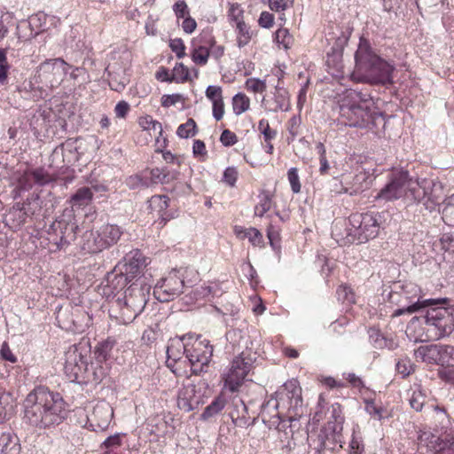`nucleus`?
<instances>
[{
	"label": "nucleus",
	"instance_id": "nucleus-1",
	"mask_svg": "<svg viewBox=\"0 0 454 454\" xmlns=\"http://www.w3.org/2000/svg\"><path fill=\"white\" fill-rule=\"evenodd\" d=\"M23 419L39 428L59 425L66 418V403L60 394L40 386L34 388L23 402Z\"/></svg>",
	"mask_w": 454,
	"mask_h": 454
},
{
	"label": "nucleus",
	"instance_id": "nucleus-2",
	"mask_svg": "<svg viewBox=\"0 0 454 454\" xmlns=\"http://www.w3.org/2000/svg\"><path fill=\"white\" fill-rule=\"evenodd\" d=\"M337 104L340 121L345 125L377 132L386 124L383 114L372 108V98L367 92L347 90Z\"/></svg>",
	"mask_w": 454,
	"mask_h": 454
},
{
	"label": "nucleus",
	"instance_id": "nucleus-3",
	"mask_svg": "<svg viewBox=\"0 0 454 454\" xmlns=\"http://www.w3.org/2000/svg\"><path fill=\"white\" fill-rule=\"evenodd\" d=\"M440 184L433 181L422 180L421 183L413 180L407 170H397L388 176L387 184L378 192L374 197L378 201H394L404 198L409 203L420 202L428 196V200H433V192L427 193V189L435 187Z\"/></svg>",
	"mask_w": 454,
	"mask_h": 454
},
{
	"label": "nucleus",
	"instance_id": "nucleus-4",
	"mask_svg": "<svg viewBox=\"0 0 454 454\" xmlns=\"http://www.w3.org/2000/svg\"><path fill=\"white\" fill-rule=\"evenodd\" d=\"M354 58L356 71L364 81L372 84H393L395 65L377 54L364 37H360Z\"/></svg>",
	"mask_w": 454,
	"mask_h": 454
},
{
	"label": "nucleus",
	"instance_id": "nucleus-5",
	"mask_svg": "<svg viewBox=\"0 0 454 454\" xmlns=\"http://www.w3.org/2000/svg\"><path fill=\"white\" fill-rule=\"evenodd\" d=\"M150 286L131 284L124 292L122 297H118L113 301L109 315L116 319L119 324L128 325L131 323L145 309L148 301Z\"/></svg>",
	"mask_w": 454,
	"mask_h": 454
},
{
	"label": "nucleus",
	"instance_id": "nucleus-6",
	"mask_svg": "<svg viewBox=\"0 0 454 454\" xmlns=\"http://www.w3.org/2000/svg\"><path fill=\"white\" fill-rule=\"evenodd\" d=\"M327 403L325 402L324 394L319 395L317 410L314 412V423L320 420H326V424L321 429L320 434L317 435L319 442L317 450L318 452L323 449H333L336 442L337 434L342 430V424L344 418L342 416L341 406L338 403H334L330 406L325 407Z\"/></svg>",
	"mask_w": 454,
	"mask_h": 454
},
{
	"label": "nucleus",
	"instance_id": "nucleus-7",
	"mask_svg": "<svg viewBox=\"0 0 454 454\" xmlns=\"http://www.w3.org/2000/svg\"><path fill=\"white\" fill-rule=\"evenodd\" d=\"M145 267L146 260L143 254L139 250H132L116 265L108 281L114 289H122L139 277Z\"/></svg>",
	"mask_w": 454,
	"mask_h": 454
},
{
	"label": "nucleus",
	"instance_id": "nucleus-8",
	"mask_svg": "<svg viewBox=\"0 0 454 454\" xmlns=\"http://www.w3.org/2000/svg\"><path fill=\"white\" fill-rule=\"evenodd\" d=\"M382 215L378 212L353 214L348 221L350 228L348 236L352 242L365 243L376 238L379 234Z\"/></svg>",
	"mask_w": 454,
	"mask_h": 454
},
{
	"label": "nucleus",
	"instance_id": "nucleus-9",
	"mask_svg": "<svg viewBox=\"0 0 454 454\" xmlns=\"http://www.w3.org/2000/svg\"><path fill=\"white\" fill-rule=\"evenodd\" d=\"M428 306L424 319L428 326L427 332L436 340L450 336L454 332V307Z\"/></svg>",
	"mask_w": 454,
	"mask_h": 454
},
{
	"label": "nucleus",
	"instance_id": "nucleus-10",
	"mask_svg": "<svg viewBox=\"0 0 454 454\" xmlns=\"http://www.w3.org/2000/svg\"><path fill=\"white\" fill-rule=\"evenodd\" d=\"M301 387L296 380H289L281 386L275 393V396L270 398L262 405V412H271L278 409L297 408L301 406Z\"/></svg>",
	"mask_w": 454,
	"mask_h": 454
},
{
	"label": "nucleus",
	"instance_id": "nucleus-11",
	"mask_svg": "<svg viewBox=\"0 0 454 454\" xmlns=\"http://www.w3.org/2000/svg\"><path fill=\"white\" fill-rule=\"evenodd\" d=\"M255 359V354L252 351H243L237 356L232 360L228 372L223 375L224 387L232 393L238 391L251 371Z\"/></svg>",
	"mask_w": 454,
	"mask_h": 454
},
{
	"label": "nucleus",
	"instance_id": "nucleus-12",
	"mask_svg": "<svg viewBox=\"0 0 454 454\" xmlns=\"http://www.w3.org/2000/svg\"><path fill=\"white\" fill-rule=\"evenodd\" d=\"M391 302L397 305H419V312L424 311L428 306L438 304H447L448 298L440 299H422L421 288L414 283H407L402 286L400 292H393L389 294Z\"/></svg>",
	"mask_w": 454,
	"mask_h": 454
},
{
	"label": "nucleus",
	"instance_id": "nucleus-13",
	"mask_svg": "<svg viewBox=\"0 0 454 454\" xmlns=\"http://www.w3.org/2000/svg\"><path fill=\"white\" fill-rule=\"evenodd\" d=\"M190 346H187L186 359L188 360L192 373L199 374L207 366L213 355V347L209 340L198 337L188 338Z\"/></svg>",
	"mask_w": 454,
	"mask_h": 454
},
{
	"label": "nucleus",
	"instance_id": "nucleus-14",
	"mask_svg": "<svg viewBox=\"0 0 454 454\" xmlns=\"http://www.w3.org/2000/svg\"><path fill=\"white\" fill-rule=\"evenodd\" d=\"M184 286V282L179 271L173 270L155 285L153 295L159 301L168 302L181 294Z\"/></svg>",
	"mask_w": 454,
	"mask_h": 454
},
{
	"label": "nucleus",
	"instance_id": "nucleus-15",
	"mask_svg": "<svg viewBox=\"0 0 454 454\" xmlns=\"http://www.w3.org/2000/svg\"><path fill=\"white\" fill-rule=\"evenodd\" d=\"M206 382L200 380L198 383L188 382L179 390L177 405L179 409L189 412L197 409L204 403L203 397L206 389Z\"/></svg>",
	"mask_w": 454,
	"mask_h": 454
},
{
	"label": "nucleus",
	"instance_id": "nucleus-16",
	"mask_svg": "<svg viewBox=\"0 0 454 454\" xmlns=\"http://www.w3.org/2000/svg\"><path fill=\"white\" fill-rule=\"evenodd\" d=\"M67 73V64L61 59L43 62L37 69V77L41 82L51 87L59 86Z\"/></svg>",
	"mask_w": 454,
	"mask_h": 454
},
{
	"label": "nucleus",
	"instance_id": "nucleus-17",
	"mask_svg": "<svg viewBox=\"0 0 454 454\" xmlns=\"http://www.w3.org/2000/svg\"><path fill=\"white\" fill-rule=\"evenodd\" d=\"M87 367L88 362L82 349L76 345L70 346L66 351L64 364V371L68 380L74 381L83 378Z\"/></svg>",
	"mask_w": 454,
	"mask_h": 454
},
{
	"label": "nucleus",
	"instance_id": "nucleus-18",
	"mask_svg": "<svg viewBox=\"0 0 454 454\" xmlns=\"http://www.w3.org/2000/svg\"><path fill=\"white\" fill-rule=\"evenodd\" d=\"M50 231L56 236L53 242L58 248L62 249L76 239L78 225L72 215L67 217L64 215L50 226Z\"/></svg>",
	"mask_w": 454,
	"mask_h": 454
},
{
	"label": "nucleus",
	"instance_id": "nucleus-19",
	"mask_svg": "<svg viewBox=\"0 0 454 454\" xmlns=\"http://www.w3.org/2000/svg\"><path fill=\"white\" fill-rule=\"evenodd\" d=\"M349 35L345 32H340V35L335 38V41L331 49L326 52L325 65L329 72L334 76H340L343 74V50L347 45Z\"/></svg>",
	"mask_w": 454,
	"mask_h": 454
},
{
	"label": "nucleus",
	"instance_id": "nucleus-20",
	"mask_svg": "<svg viewBox=\"0 0 454 454\" xmlns=\"http://www.w3.org/2000/svg\"><path fill=\"white\" fill-rule=\"evenodd\" d=\"M187 346H190L188 338L184 336L182 338H175L170 340V342L167 348V366L175 373L176 376L183 375V368L181 364L185 363L186 360H182L183 356H186Z\"/></svg>",
	"mask_w": 454,
	"mask_h": 454
},
{
	"label": "nucleus",
	"instance_id": "nucleus-21",
	"mask_svg": "<svg viewBox=\"0 0 454 454\" xmlns=\"http://www.w3.org/2000/svg\"><path fill=\"white\" fill-rule=\"evenodd\" d=\"M419 448L426 447L432 454H454V437L441 439L429 431H419Z\"/></svg>",
	"mask_w": 454,
	"mask_h": 454
},
{
	"label": "nucleus",
	"instance_id": "nucleus-22",
	"mask_svg": "<svg viewBox=\"0 0 454 454\" xmlns=\"http://www.w3.org/2000/svg\"><path fill=\"white\" fill-rule=\"evenodd\" d=\"M113 416L114 411L109 403H98L88 416L89 427L95 432H103L109 427Z\"/></svg>",
	"mask_w": 454,
	"mask_h": 454
},
{
	"label": "nucleus",
	"instance_id": "nucleus-23",
	"mask_svg": "<svg viewBox=\"0 0 454 454\" xmlns=\"http://www.w3.org/2000/svg\"><path fill=\"white\" fill-rule=\"evenodd\" d=\"M232 403L233 409L230 412V416L236 427L246 428L255 424L256 418L249 416L248 409L241 399L235 398Z\"/></svg>",
	"mask_w": 454,
	"mask_h": 454
},
{
	"label": "nucleus",
	"instance_id": "nucleus-24",
	"mask_svg": "<svg viewBox=\"0 0 454 454\" xmlns=\"http://www.w3.org/2000/svg\"><path fill=\"white\" fill-rule=\"evenodd\" d=\"M102 240L97 230L87 231L82 236L80 247L88 254L99 253L106 249Z\"/></svg>",
	"mask_w": 454,
	"mask_h": 454
},
{
	"label": "nucleus",
	"instance_id": "nucleus-25",
	"mask_svg": "<svg viewBox=\"0 0 454 454\" xmlns=\"http://www.w3.org/2000/svg\"><path fill=\"white\" fill-rule=\"evenodd\" d=\"M440 348L441 344L420 346L415 350L414 355L417 359H420L424 363L439 365Z\"/></svg>",
	"mask_w": 454,
	"mask_h": 454
},
{
	"label": "nucleus",
	"instance_id": "nucleus-26",
	"mask_svg": "<svg viewBox=\"0 0 454 454\" xmlns=\"http://www.w3.org/2000/svg\"><path fill=\"white\" fill-rule=\"evenodd\" d=\"M100 238L105 242V248H108L115 244L121 236V231L119 226L114 224H104L97 229Z\"/></svg>",
	"mask_w": 454,
	"mask_h": 454
},
{
	"label": "nucleus",
	"instance_id": "nucleus-27",
	"mask_svg": "<svg viewBox=\"0 0 454 454\" xmlns=\"http://www.w3.org/2000/svg\"><path fill=\"white\" fill-rule=\"evenodd\" d=\"M366 176L364 173L357 175H344V193L350 196H356L364 191L363 183L365 181Z\"/></svg>",
	"mask_w": 454,
	"mask_h": 454
},
{
	"label": "nucleus",
	"instance_id": "nucleus-28",
	"mask_svg": "<svg viewBox=\"0 0 454 454\" xmlns=\"http://www.w3.org/2000/svg\"><path fill=\"white\" fill-rule=\"evenodd\" d=\"M234 232L238 238L244 239H248L249 242L254 246L262 247L263 246V237L256 228H244L242 226H235Z\"/></svg>",
	"mask_w": 454,
	"mask_h": 454
},
{
	"label": "nucleus",
	"instance_id": "nucleus-29",
	"mask_svg": "<svg viewBox=\"0 0 454 454\" xmlns=\"http://www.w3.org/2000/svg\"><path fill=\"white\" fill-rule=\"evenodd\" d=\"M195 294L199 298L210 300L221 297L223 294V290L220 283L209 282L197 287Z\"/></svg>",
	"mask_w": 454,
	"mask_h": 454
},
{
	"label": "nucleus",
	"instance_id": "nucleus-30",
	"mask_svg": "<svg viewBox=\"0 0 454 454\" xmlns=\"http://www.w3.org/2000/svg\"><path fill=\"white\" fill-rule=\"evenodd\" d=\"M225 405V397L222 395H218L213 400V402L208 406L205 408L204 411L201 414V419L203 420H207L215 416L216 414L223 411Z\"/></svg>",
	"mask_w": 454,
	"mask_h": 454
},
{
	"label": "nucleus",
	"instance_id": "nucleus-31",
	"mask_svg": "<svg viewBox=\"0 0 454 454\" xmlns=\"http://www.w3.org/2000/svg\"><path fill=\"white\" fill-rule=\"evenodd\" d=\"M93 198V192L89 187H82L71 197L73 207H84L90 203Z\"/></svg>",
	"mask_w": 454,
	"mask_h": 454
},
{
	"label": "nucleus",
	"instance_id": "nucleus-32",
	"mask_svg": "<svg viewBox=\"0 0 454 454\" xmlns=\"http://www.w3.org/2000/svg\"><path fill=\"white\" fill-rule=\"evenodd\" d=\"M234 27L236 29V34H237L238 47L243 48V47L247 46L250 43V41L254 35L253 30L246 22L241 23L240 25L235 26Z\"/></svg>",
	"mask_w": 454,
	"mask_h": 454
},
{
	"label": "nucleus",
	"instance_id": "nucleus-33",
	"mask_svg": "<svg viewBox=\"0 0 454 454\" xmlns=\"http://www.w3.org/2000/svg\"><path fill=\"white\" fill-rule=\"evenodd\" d=\"M227 17L233 27L241 23H245L244 10L238 3L229 4Z\"/></svg>",
	"mask_w": 454,
	"mask_h": 454
},
{
	"label": "nucleus",
	"instance_id": "nucleus-34",
	"mask_svg": "<svg viewBox=\"0 0 454 454\" xmlns=\"http://www.w3.org/2000/svg\"><path fill=\"white\" fill-rule=\"evenodd\" d=\"M442 219L445 224L454 226V194L447 198L442 204Z\"/></svg>",
	"mask_w": 454,
	"mask_h": 454
},
{
	"label": "nucleus",
	"instance_id": "nucleus-35",
	"mask_svg": "<svg viewBox=\"0 0 454 454\" xmlns=\"http://www.w3.org/2000/svg\"><path fill=\"white\" fill-rule=\"evenodd\" d=\"M426 399L427 395L425 391L420 387H418L413 390L410 397V405L416 411H420L426 403Z\"/></svg>",
	"mask_w": 454,
	"mask_h": 454
},
{
	"label": "nucleus",
	"instance_id": "nucleus-36",
	"mask_svg": "<svg viewBox=\"0 0 454 454\" xmlns=\"http://www.w3.org/2000/svg\"><path fill=\"white\" fill-rule=\"evenodd\" d=\"M441 360L439 365L446 367H454V347L450 345H441Z\"/></svg>",
	"mask_w": 454,
	"mask_h": 454
},
{
	"label": "nucleus",
	"instance_id": "nucleus-37",
	"mask_svg": "<svg viewBox=\"0 0 454 454\" xmlns=\"http://www.w3.org/2000/svg\"><path fill=\"white\" fill-rule=\"evenodd\" d=\"M336 294L338 300L342 303L350 305L356 302L355 293L353 292L352 288L348 285L340 286L337 288Z\"/></svg>",
	"mask_w": 454,
	"mask_h": 454
},
{
	"label": "nucleus",
	"instance_id": "nucleus-38",
	"mask_svg": "<svg viewBox=\"0 0 454 454\" xmlns=\"http://www.w3.org/2000/svg\"><path fill=\"white\" fill-rule=\"evenodd\" d=\"M30 174L32 175L33 183L40 186L53 181L51 176L43 168L30 169Z\"/></svg>",
	"mask_w": 454,
	"mask_h": 454
},
{
	"label": "nucleus",
	"instance_id": "nucleus-39",
	"mask_svg": "<svg viewBox=\"0 0 454 454\" xmlns=\"http://www.w3.org/2000/svg\"><path fill=\"white\" fill-rule=\"evenodd\" d=\"M275 42L278 46L288 50L294 43V38L286 28H279L275 33Z\"/></svg>",
	"mask_w": 454,
	"mask_h": 454
},
{
	"label": "nucleus",
	"instance_id": "nucleus-40",
	"mask_svg": "<svg viewBox=\"0 0 454 454\" xmlns=\"http://www.w3.org/2000/svg\"><path fill=\"white\" fill-rule=\"evenodd\" d=\"M14 399L12 395L5 390H0V422L5 419L7 411L12 408Z\"/></svg>",
	"mask_w": 454,
	"mask_h": 454
},
{
	"label": "nucleus",
	"instance_id": "nucleus-41",
	"mask_svg": "<svg viewBox=\"0 0 454 454\" xmlns=\"http://www.w3.org/2000/svg\"><path fill=\"white\" fill-rule=\"evenodd\" d=\"M169 199L166 195H154L149 200V206L153 210H156L159 215L168 207Z\"/></svg>",
	"mask_w": 454,
	"mask_h": 454
},
{
	"label": "nucleus",
	"instance_id": "nucleus-42",
	"mask_svg": "<svg viewBox=\"0 0 454 454\" xmlns=\"http://www.w3.org/2000/svg\"><path fill=\"white\" fill-rule=\"evenodd\" d=\"M233 110L237 114H241L249 108V98L241 93H238L232 99Z\"/></svg>",
	"mask_w": 454,
	"mask_h": 454
},
{
	"label": "nucleus",
	"instance_id": "nucleus-43",
	"mask_svg": "<svg viewBox=\"0 0 454 454\" xmlns=\"http://www.w3.org/2000/svg\"><path fill=\"white\" fill-rule=\"evenodd\" d=\"M178 137L188 138L196 134V122L193 119H188L185 123L181 124L176 130Z\"/></svg>",
	"mask_w": 454,
	"mask_h": 454
},
{
	"label": "nucleus",
	"instance_id": "nucleus-44",
	"mask_svg": "<svg viewBox=\"0 0 454 454\" xmlns=\"http://www.w3.org/2000/svg\"><path fill=\"white\" fill-rule=\"evenodd\" d=\"M10 65L7 61V49L0 48V83L5 84L8 79Z\"/></svg>",
	"mask_w": 454,
	"mask_h": 454
},
{
	"label": "nucleus",
	"instance_id": "nucleus-45",
	"mask_svg": "<svg viewBox=\"0 0 454 454\" xmlns=\"http://www.w3.org/2000/svg\"><path fill=\"white\" fill-rule=\"evenodd\" d=\"M317 150L319 154V173L321 175H326L329 173L332 168L330 166L329 160H327L324 145L319 143L317 145Z\"/></svg>",
	"mask_w": 454,
	"mask_h": 454
},
{
	"label": "nucleus",
	"instance_id": "nucleus-46",
	"mask_svg": "<svg viewBox=\"0 0 454 454\" xmlns=\"http://www.w3.org/2000/svg\"><path fill=\"white\" fill-rule=\"evenodd\" d=\"M209 57V50L204 46H199L195 48L192 51V60L200 66H204L207 64Z\"/></svg>",
	"mask_w": 454,
	"mask_h": 454
},
{
	"label": "nucleus",
	"instance_id": "nucleus-47",
	"mask_svg": "<svg viewBox=\"0 0 454 454\" xmlns=\"http://www.w3.org/2000/svg\"><path fill=\"white\" fill-rule=\"evenodd\" d=\"M258 130L264 141L273 140L277 137V130L270 129L268 120L262 119L258 123Z\"/></svg>",
	"mask_w": 454,
	"mask_h": 454
},
{
	"label": "nucleus",
	"instance_id": "nucleus-48",
	"mask_svg": "<svg viewBox=\"0 0 454 454\" xmlns=\"http://www.w3.org/2000/svg\"><path fill=\"white\" fill-rule=\"evenodd\" d=\"M246 89L254 93H262L266 90V82L258 78H249L246 81Z\"/></svg>",
	"mask_w": 454,
	"mask_h": 454
},
{
	"label": "nucleus",
	"instance_id": "nucleus-49",
	"mask_svg": "<svg viewBox=\"0 0 454 454\" xmlns=\"http://www.w3.org/2000/svg\"><path fill=\"white\" fill-rule=\"evenodd\" d=\"M189 71L182 63H177L172 71V79L176 82H184L188 80Z\"/></svg>",
	"mask_w": 454,
	"mask_h": 454
},
{
	"label": "nucleus",
	"instance_id": "nucleus-50",
	"mask_svg": "<svg viewBox=\"0 0 454 454\" xmlns=\"http://www.w3.org/2000/svg\"><path fill=\"white\" fill-rule=\"evenodd\" d=\"M139 125L147 130L153 129V131H157L160 135L162 132L161 123L154 121L151 116L142 117L139 120Z\"/></svg>",
	"mask_w": 454,
	"mask_h": 454
},
{
	"label": "nucleus",
	"instance_id": "nucleus-51",
	"mask_svg": "<svg viewBox=\"0 0 454 454\" xmlns=\"http://www.w3.org/2000/svg\"><path fill=\"white\" fill-rule=\"evenodd\" d=\"M150 174L151 178L154 183L164 184L170 181L169 173L165 168H153Z\"/></svg>",
	"mask_w": 454,
	"mask_h": 454
},
{
	"label": "nucleus",
	"instance_id": "nucleus-52",
	"mask_svg": "<svg viewBox=\"0 0 454 454\" xmlns=\"http://www.w3.org/2000/svg\"><path fill=\"white\" fill-rule=\"evenodd\" d=\"M442 248L446 252H454V232L443 233L440 239Z\"/></svg>",
	"mask_w": 454,
	"mask_h": 454
},
{
	"label": "nucleus",
	"instance_id": "nucleus-53",
	"mask_svg": "<svg viewBox=\"0 0 454 454\" xmlns=\"http://www.w3.org/2000/svg\"><path fill=\"white\" fill-rule=\"evenodd\" d=\"M288 180L294 193H298L301 191V184L299 181L298 171L296 168H291L287 173Z\"/></svg>",
	"mask_w": 454,
	"mask_h": 454
},
{
	"label": "nucleus",
	"instance_id": "nucleus-54",
	"mask_svg": "<svg viewBox=\"0 0 454 454\" xmlns=\"http://www.w3.org/2000/svg\"><path fill=\"white\" fill-rule=\"evenodd\" d=\"M126 184L130 189H137L139 187H147L149 183L146 179H144L139 175L130 176L126 180Z\"/></svg>",
	"mask_w": 454,
	"mask_h": 454
},
{
	"label": "nucleus",
	"instance_id": "nucleus-55",
	"mask_svg": "<svg viewBox=\"0 0 454 454\" xmlns=\"http://www.w3.org/2000/svg\"><path fill=\"white\" fill-rule=\"evenodd\" d=\"M370 339L376 348H383L387 347V340L377 330H372L371 332Z\"/></svg>",
	"mask_w": 454,
	"mask_h": 454
},
{
	"label": "nucleus",
	"instance_id": "nucleus-56",
	"mask_svg": "<svg viewBox=\"0 0 454 454\" xmlns=\"http://www.w3.org/2000/svg\"><path fill=\"white\" fill-rule=\"evenodd\" d=\"M18 184L20 187L23 190H29L33 187V178L30 174V169L26 170L18 178Z\"/></svg>",
	"mask_w": 454,
	"mask_h": 454
},
{
	"label": "nucleus",
	"instance_id": "nucleus-57",
	"mask_svg": "<svg viewBox=\"0 0 454 454\" xmlns=\"http://www.w3.org/2000/svg\"><path fill=\"white\" fill-rule=\"evenodd\" d=\"M113 345L109 341H106L100 343L98 347H97L95 350V354L97 358L100 361H105L107 358L108 353L111 350Z\"/></svg>",
	"mask_w": 454,
	"mask_h": 454
},
{
	"label": "nucleus",
	"instance_id": "nucleus-58",
	"mask_svg": "<svg viewBox=\"0 0 454 454\" xmlns=\"http://www.w3.org/2000/svg\"><path fill=\"white\" fill-rule=\"evenodd\" d=\"M399 306H400V308L395 309L393 312V315H392L393 317H400L404 314L419 313V305H417L416 303H414L412 305L403 304V305H399Z\"/></svg>",
	"mask_w": 454,
	"mask_h": 454
},
{
	"label": "nucleus",
	"instance_id": "nucleus-59",
	"mask_svg": "<svg viewBox=\"0 0 454 454\" xmlns=\"http://www.w3.org/2000/svg\"><path fill=\"white\" fill-rule=\"evenodd\" d=\"M121 445V434H115L107 437L102 443L101 447L107 450L118 448Z\"/></svg>",
	"mask_w": 454,
	"mask_h": 454
},
{
	"label": "nucleus",
	"instance_id": "nucleus-60",
	"mask_svg": "<svg viewBox=\"0 0 454 454\" xmlns=\"http://www.w3.org/2000/svg\"><path fill=\"white\" fill-rule=\"evenodd\" d=\"M238 178V171L233 167L227 168L223 172V181L230 186H234Z\"/></svg>",
	"mask_w": 454,
	"mask_h": 454
},
{
	"label": "nucleus",
	"instance_id": "nucleus-61",
	"mask_svg": "<svg viewBox=\"0 0 454 454\" xmlns=\"http://www.w3.org/2000/svg\"><path fill=\"white\" fill-rule=\"evenodd\" d=\"M211 309L223 316H226V315L235 316L239 312L238 307L235 306L233 303H228V304L223 305L222 308H218L216 306H211Z\"/></svg>",
	"mask_w": 454,
	"mask_h": 454
},
{
	"label": "nucleus",
	"instance_id": "nucleus-62",
	"mask_svg": "<svg viewBox=\"0 0 454 454\" xmlns=\"http://www.w3.org/2000/svg\"><path fill=\"white\" fill-rule=\"evenodd\" d=\"M169 47L172 51L176 54V57L181 59L185 55V46L183 41L179 38L173 39L169 43Z\"/></svg>",
	"mask_w": 454,
	"mask_h": 454
},
{
	"label": "nucleus",
	"instance_id": "nucleus-63",
	"mask_svg": "<svg viewBox=\"0 0 454 454\" xmlns=\"http://www.w3.org/2000/svg\"><path fill=\"white\" fill-rule=\"evenodd\" d=\"M220 141L224 146H231L238 142L235 133L229 129H224L220 137Z\"/></svg>",
	"mask_w": 454,
	"mask_h": 454
},
{
	"label": "nucleus",
	"instance_id": "nucleus-64",
	"mask_svg": "<svg viewBox=\"0 0 454 454\" xmlns=\"http://www.w3.org/2000/svg\"><path fill=\"white\" fill-rule=\"evenodd\" d=\"M438 376L442 380L454 387V367L440 370Z\"/></svg>",
	"mask_w": 454,
	"mask_h": 454
}]
</instances>
